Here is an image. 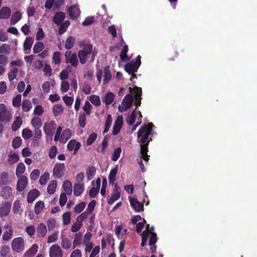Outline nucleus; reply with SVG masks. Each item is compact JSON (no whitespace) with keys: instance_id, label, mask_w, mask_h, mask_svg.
I'll list each match as a JSON object with an SVG mask.
<instances>
[{"instance_id":"f257e3e1","label":"nucleus","mask_w":257,"mask_h":257,"mask_svg":"<svg viewBox=\"0 0 257 257\" xmlns=\"http://www.w3.org/2000/svg\"><path fill=\"white\" fill-rule=\"evenodd\" d=\"M154 126L152 122L144 124L137 132V137H142L139 143L141 146V158L144 161H149L150 156L148 155L149 143L152 140L150 136L153 131V127Z\"/></svg>"},{"instance_id":"f03ea898","label":"nucleus","mask_w":257,"mask_h":257,"mask_svg":"<svg viewBox=\"0 0 257 257\" xmlns=\"http://www.w3.org/2000/svg\"><path fill=\"white\" fill-rule=\"evenodd\" d=\"M141 56L138 55L135 59L132 60L124 65V70L128 74L137 72L141 64Z\"/></svg>"},{"instance_id":"7ed1b4c3","label":"nucleus","mask_w":257,"mask_h":257,"mask_svg":"<svg viewBox=\"0 0 257 257\" xmlns=\"http://www.w3.org/2000/svg\"><path fill=\"white\" fill-rule=\"evenodd\" d=\"M92 45L91 44H86L84 46L83 49L78 52V57L81 64H84L86 62L87 56L92 53Z\"/></svg>"},{"instance_id":"20e7f679","label":"nucleus","mask_w":257,"mask_h":257,"mask_svg":"<svg viewBox=\"0 0 257 257\" xmlns=\"http://www.w3.org/2000/svg\"><path fill=\"white\" fill-rule=\"evenodd\" d=\"M134 101L133 96L128 93L126 95L121 102V106H118V110L123 112L127 110L131 107Z\"/></svg>"},{"instance_id":"39448f33","label":"nucleus","mask_w":257,"mask_h":257,"mask_svg":"<svg viewBox=\"0 0 257 257\" xmlns=\"http://www.w3.org/2000/svg\"><path fill=\"white\" fill-rule=\"evenodd\" d=\"M12 118L11 112L8 110L6 106L3 104H0V122L5 123L9 122Z\"/></svg>"},{"instance_id":"423d86ee","label":"nucleus","mask_w":257,"mask_h":257,"mask_svg":"<svg viewBox=\"0 0 257 257\" xmlns=\"http://www.w3.org/2000/svg\"><path fill=\"white\" fill-rule=\"evenodd\" d=\"M65 63H70L72 66L76 67L78 65V60L76 53H72L67 51L65 53Z\"/></svg>"},{"instance_id":"0eeeda50","label":"nucleus","mask_w":257,"mask_h":257,"mask_svg":"<svg viewBox=\"0 0 257 257\" xmlns=\"http://www.w3.org/2000/svg\"><path fill=\"white\" fill-rule=\"evenodd\" d=\"M24 241L22 237L14 238L12 242L13 250L17 252H20L24 249Z\"/></svg>"},{"instance_id":"6e6552de","label":"nucleus","mask_w":257,"mask_h":257,"mask_svg":"<svg viewBox=\"0 0 257 257\" xmlns=\"http://www.w3.org/2000/svg\"><path fill=\"white\" fill-rule=\"evenodd\" d=\"M12 203L10 202H3L0 206V217H3L8 215L11 211Z\"/></svg>"},{"instance_id":"1a4fd4ad","label":"nucleus","mask_w":257,"mask_h":257,"mask_svg":"<svg viewBox=\"0 0 257 257\" xmlns=\"http://www.w3.org/2000/svg\"><path fill=\"white\" fill-rule=\"evenodd\" d=\"M0 195L4 200L13 198L12 188L9 186L3 187L0 191Z\"/></svg>"},{"instance_id":"9d476101","label":"nucleus","mask_w":257,"mask_h":257,"mask_svg":"<svg viewBox=\"0 0 257 257\" xmlns=\"http://www.w3.org/2000/svg\"><path fill=\"white\" fill-rule=\"evenodd\" d=\"M123 125V117L119 115L117 117L113 126L112 135H117L120 132Z\"/></svg>"},{"instance_id":"9b49d317","label":"nucleus","mask_w":257,"mask_h":257,"mask_svg":"<svg viewBox=\"0 0 257 257\" xmlns=\"http://www.w3.org/2000/svg\"><path fill=\"white\" fill-rule=\"evenodd\" d=\"M19 178L17 184V190L19 192H22L25 190L28 183V179L25 176H22Z\"/></svg>"},{"instance_id":"f8f14e48","label":"nucleus","mask_w":257,"mask_h":257,"mask_svg":"<svg viewBox=\"0 0 257 257\" xmlns=\"http://www.w3.org/2000/svg\"><path fill=\"white\" fill-rule=\"evenodd\" d=\"M63 252L60 247L57 244H53L50 249V257H62Z\"/></svg>"},{"instance_id":"ddd939ff","label":"nucleus","mask_w":257,"mask_h":257,"mask_svg":"<svg viewBox=\"0 0 257 257\" xmlns=\"http://www.w3.org/2000/svg\"><path fill=\"white\" fill-rule=\"evenodd\" d=\"M70 18L71 19H75L80 14V10L77 5H72L69 7L67 10Z\"/></svg>"},{"instance_id":"4468645a","label":"nucleus","mask_w":257,"mask_h":257,"mask_svg":"<svg viewBox=\"0 0 257 257\" xmlns=\"http://www.w3.org/2000/svg\"><path fill=\"white\" fill-rule=\"evenodd\" d=\"M65 165L63 163L57 164L53 169V175L57 178L61 177L64 173Z\"/></svg>"},{"instance_id":"2eb2a0df","label":"nucleus","mask_w":257,"mask_h":257,"mask_svg":"<svg viewBox=\"0 0 257 257\" xmlns=\"http://www.w3.org/2000/svg\"><path fill=\"white\" fill-rule=\"evenodd\" d=\"M54 128L55 122L53 121L46 122L43 126L44 133L48 136H51L53 135Z\"/></svg>"},{"instance_id":"dca6fc26","label":"nucleus","mask_w":257,"mask_h":257,"mask_svg":"<svg viewBox=\"0 0 257 257\" xmlns=\"http://www.w3.org/2000/svg\"><path fill=\"white\" fill-rule=\"evenodd\" d=\"M80 147V143L73 139L70 140L67 144V149L70 151H73L74 154L76 153Z\"/></svg>"},{"instance_id":"f3484780","label":"nucleus","mask_w":257,"mask_h":257,"mask_svg":"<svg viewBox=\"0 0 257 257\" xmlns=\"http://www.w3.org/2000/svg\"><path fill=\"white\" fill-rule=\"evenodd\" d=\"M65 14L63 12H58L55 13L53 20L55 24L59 26L62 23L65 18Z\"/></svg>"},{"instance_id":"a211bd4d","label":"nucleus","mask_w":257,"mask_h":257,"mask_svg":"<svg viewBox=\"0 0 257 257\" xmlns=\"http://www.w3.org/2000/svg\"><path fill=\"white\" fill-rule=\"evenodd\" d=\"M40 195L39 191L36 189L31 190L28 194L27 201L29 203H33Z\"/></svg>"},{"instance_id":"6ab92c4d","label":"nucleus","mask_w":257,"mask_h":257,"mask_svg":"<svg viewBox=\"0 0 257 257\" xmlns=\"http://www.w3.org/2000/svg\"><path fill=\"white\" fill-rule=\"evenodd\" d=\"M120 196V193L119 191V187L117 184H115V189L113 190L111 197L108 199L107 202L109 204H113L116 200H118Z\"/></svg>"},{"instance_id":"aec40b11","label":"nucleus","mask_w":257,"mask_h":257,"mask_svg":"<svg viewBox=\"0 0 257 257\" xmlns=\"http://www.w3.org/2000/svg\"><path fill=\"white\" fill-rule=\"evenodd\" d=\"M130 204L137 212H140L144 209L143 204L138 201L136 198H131Z\"/></svg>"},{"instance_id":"412c9836","label":"nucleus","mask_w":257,"mask_h":257,"mask_svg":"<svg viewBox=\"0 0 257 257\" xmlns=\"http://www.w3.org/2000/svg\"><path fill=\"white\" fill-rule=\"evenodd\" d=\"M72 131L69 128L64 130L61 135L60 143L65 144L72 137Z\"/></svg>"},{"instance_id":"4be33fe9","label":"nucleus","mask_w":257,"mask_h":257,"mask_svg":"<svg viewBox=\"0 0 257 257\" xmlns=\"http://www.w3.org/2000/svg\"><path fill=\"white\" fill-rule=\"evenodd\" d=\"M84 186L83 183L78 182L74 184L73 193L75 196H79L81 195L84 192Z\"/></svg>"},{"instance_id":"5701e85b","label":"nucleus","mask_w":257,"mask_h":257,"mask_svg":"<svg viewBox=\"0 0 257 257\" xmlns=\"http://www.w3.org/2000/svg\"><path fill=\"white\" fill-rule=\"evenodd\" d=\"M37 232L38 237H44L47 233V227L44 223H40L37 227Z\"/></svg>"},{"instance_id":"b1692460","label":"nucleus","mask_w":257,"mask_h":257,"mask_svg":"<svg viewBox=\"0 0 257 257\" xmlns=\"http://www.w3.org/2000/svg\"><path fill=\"white\" fill-rule=\"evenodd\" d=\"M11 14V9L8 7H3L0 10V18L2 19H8L10 17Z\"/></svg>"},{"instance_id":"393cba45","label":"nucleus","mask_w":257,"mask_h":257,"mask_svg":"<svg viewBox=\"0 0 257 257\" xmlns=\"http://www.w3.org/2000/svg\"><path fill=\"white\" fill-rule=\"evenodd\" d=\"M22 18V14L20 11L14 13L10 20V24L12 25L17 24Z\"/></svg>"},{"instance_id":"a878e982","label":"nucleus","mask_w":257,"mask_h":257,"mask_svg":"<svg viewBox=\"0 0 257 257\" xmlns=\"http://www.w3.org/2000/svg\"><path fill=\"white\" fill-rule=\"evenodd\" d=\"M117 170L118 167L117 166H116L114 168L112 169L110 171L108 176L109 183L110 184H114V181H115L116 175L117 173Z\"/></svg>"},{"instance_id":"bb28decb","label":"nucleus","mask_w":257,"mask_h":257,"mask_svg":"<svg viewBox=\"0 0 257 257\" xmlns=\"http://www.w3.org/2000/svg\"><path fill=\"white\" fill-rule=\"evenodd\" d=\"M5 227L8 229V230L6 231L4 233L2 238L3 240L8 241L10 240L12 237L13 230L11 228V227L8 225H7Z\"/></svg>"},{"instance_id":"cd10ccee","label":"nucleus","mask_w":257,"mask_h":257,"mask_svg":"<svg viewBox=\"0 0 257 257\" xmlns=\"http://www.w3.org/2000/svg\"><path fill=\"white\" fill-rule=\"evenodd\" d=\"M86 175L88 180H91L95 175L96 170L94 167L89 166L86 170Z\"/></svg>"},{"instance_id":"c85d7f7f","label":"nucleus","mask_w":257,"mask_h":257,"mask_svg":"<svg viewBox=\"0 0 257 257\" xmlns=\"http://www.w3.org/2000/svg\"><path fill=\"white\" fill-rule=\"evenodd\" d=\"M104 74L103 83L107 84L110 80L112 77L109 66L104 68Z\"/></svg>"},{"instance_id":"c756f323","label":"nucleus","mask_w":257,"mask_h":257,"mask_svg":"<svg viewBox=\"0 0 257 257\" xmlns=\"http://www.w3.org/2000/svg\"><path fill=\"white\" fill-rule=\"evenodd\" d=\"M115 95L112 92H108L106 93L104 96L103 101L105 102V104L108 105L113 102L114 99Z\"/></svg>"},{"instance_id":"7c9ffc66","label":"nucleus","mask_w":257,"mask_h":257,"mask_svg":"<svg viewBox=\"0 0 257 257\" xmlns=\"http://www.w3.org/2000/svg\"><path fill=\"white\" fill-rule=\"evenodd\" d=\"M63 187L66 193L69 195L72 194V185L70 181L66 180L64 182Z\"/></svg>"},{"instance_id":"2f4dec72","label":"nucleus","mask_w":257,"mask_h":257,"mask_svg":"<svg viewBox=\"0 0 257 257\" xmlns=\"http://www.w3.org/2000/svg\"><path fill=\"white\" fill-rule=\"evenodd\" d=\"M82 238V233L81 232H79L75 234L74 239L73 242V246L74 248L81 244Z\"/></svg>"},{"instance_id":"473e14b6","label":"nucleus","mask_w":257,"mask_h":257,"mask_svg":"<svg viewBox=\"0 0 257 257\" xmlns=\"http://www.w3.org/2000/svg\"><path fill=\"white\" fill-rule=\"evenodd\" d=\"M128 50V46L127 45H125L123 47V48L121 50L120 54V58L121 61H128L130 59V58L127 56Z\"/></svg>"},{"instance_id":"72a5a7b5","label":"nucleus","mask_w":257,"mask_h":257,"mask_svg":"<svg viewBox=\"0 0 257 257\" xmlns=\"http://www.w3.org/2000/svg\"><path fill=\"white\" fill-rule=\"evenodd\" d=\"M38 246L37 244H34L25 253V256L27 257H31L34 256L38 251Z\"/></svg>"},{"instance_id":"f704fd0d","label":"nucleus","mask_w":257,"mask_h":257,"mask_svg":"<svg viewBox=\"0 0 257 257\" xmlns=\"http://www.w3.org/2000/svg\"><path fill=\"white\" fill-rule=\"evenodd\" d=\"M32 104L29 99H25L23 100L22 108L24 111L28 112L30 111L32 108Z\"/></svg>"},{"instance_id":"c9c22d12","label":"nucleus","mask_w":257,"mask_h":257,"mask_svg":"<svg viewBox=\"0 0 257 257\" xmlns=\"http://www.w3.org/2000/svg\"><path fill=\"white\" fill-rule=\"evenodd\" d=\"M57 187V181L55 180H52L47 187V192L49 194H53Z\"/></svg>"},{"instance_id":"e433bc0d","label":"nucleus","mask_w":257,"mask_h":257,"mask_svg":"<svg viewBox=\"0 0 257 257\" xmlns=\"http://www.w3.org/2000/svg\"><path fill=\"white\" fill-rule=\"evenodd\" d=\"M75 42V39L72 36L69 37L65 42V47L66 49L70 50L73 48Z\"/></svg>"},{"instance_id":"4c0bfd02","label":"nucleus","mask_w":257,"mask_h":257,"mask_svg":"<svg viewBox=\"0 0 257 257\" xmlns=\"http://www.w3.org/2000/svg\"><path fill=\"white\" fill-rule=\"evenodd\" d=\"M63 110V107L60 104H56L53 106V112L55 116L61 114Z\"/></svg>"},{"instance_id":"58836bf2","label":"nucleus","mask_w":257,"mask_h":257,"mask_svg":"<svg viewBox=\"0 0 257 257\" xmlns=\"http://www.w3.org/2000/svg\"><path fill=\"white\" fill-rule=\"evenodd\" d=\"M31 124L34 128H40L42 125L41 119L39 117H34L31 120Z\"/></svg>"},{"instance_id":"ea45409f","label":"nucleus","mask_w":257,"mask_h":257,"mask_svg":"<svg viewBox=\"0 0 257 257\" xmlns=\"http://www.w3.org/2000/svg\"><path fill=\"white\" fill-rule=\"evenodd\" d=\"M70 22L69 21H66L64 22L61 23L58 30V33L60 35L64 34L67 30L68 27L70 25Z\"/></svg>"},{"instance_id":"a19ab883","label":"nucleus","mask_w":257,"mask_h":257,"mask_svg":"<svg viewBox=\"0 0 257 257\" xmlns=\"http://www.w3.org/2000/svg\"><path fill=\"white\" fill-rule=\"evenodd\" d=\"M44 48V45L42 42L39 41L36 43L33 47V53L37 54L41 52Z\"/></svg>"},{"instance_id":"79ce46f5","label":"nucleus","mask_w":257,"mask_h":257,"mask_svg":"<svg viewBox=\"0 0 257 257\" xmlns=\"http://www.w3.org/2000/svg\"><path fill=\"white\" fill-rule=\"evenodd\" d=\"M9 183L8 179V173L3 172L0 176V186H5Z\"/></svg>"},{"instance_id":"37998d69","label":"nucleus","mask_w":257,"mask_h":257,"mask_svg":"<svg viewBox=\"0 0 257 257\" xmlns=\"http://www.w3.org/2000/svg\"><path fill=\"white\" fill-rule=\"evenodd\" d=\"M22 123V120L20 116H18L16 117L15 120L13 122L12 129L13 131L15 132L17 131L19 127L21 126Z\"/></svg>"},{"instance_id":"c03bdc74","label":"nucleus","mask_w":257,"mask_h":257,"mask_svg":"<svg viewBox=\"0 0 257 257\" xmlns=\"http://www.w3.org/2000/svg\"><path fill=\"white\" fill-rule=\"evenodd\" d=\"M112 119L110 114H108L107 116L106 120L105 123V126L103 131V134H105L108 132L112 123Z\"/></svg>"},{"instance_id":"a18cd8bd","label":"nucleus","mask_w":257,"mask_h":257,"mask_svg":"<svg viewBox=\"0 0 257 257\" xmlns=\"http://www.w3.org/2000/svg\"><path fill=\"white\" fill-rule=\"evenodd\" d=\"M11 52L10 46L7 44H3L0 46V54L8 55Z\"/></svg>"},{"instance_id":"49530a36","label":"nucleus","mask_w":257,"mask_h":257,"mask_svg":"<svg viewBox=\"0 0 257 257\" xmlns=\"http://www.w3.org/2000/svg\"><path fill=\"white\" fill-rule=\"evenodd\" d=\"M25 165L22 162L20 163L18 165L16 172V175L18 177L22 176L21 175L25 172Z\"/></svg>"},{"instance_id":"de8ad7c7","label":"nucleus","mask_w":257,"mask_h":257,"mask_svg":"<svg viewBox=\"0 0 257 257\" xmlns=\"http://www.w3.org/2000/svg\"><path fill=\"white\" fill-rule=\"evenodd\" d=\"M34 40L31 37H27L24 43V50H30L33 44Z\"/></svg>"},{"instance_id":"09e8293b","label":"nucleus","mask_w":257,"mask_h":257,"mask_svg":"<svg viewBox=\"0 0 257 257\" xmlns=\"http://www.w3.org/2000/svg\"><path fill=\"white\" fill-rule=\"evenodd\" d=\"M63 223L64 226L68 225L71 222V213L70 212H65L62 215Z\"/></svg>"},{"instance_id":"8fccbe9b","label":"nucleus","mask_w":257,"mask_h":257,"mask_svg":"<svg viewBox=\"0 0 257 257\" xmlns=\"http://www.w3.org/2000/svg\"><path fill=\"white\" fill-rule=\"evenodd\" d=\"M89 100L94 105L96 106L100 105V99L98 96L96 95H90L89 96Z\"/></svg>"},{"instance_id":"3c124183","label":"nucleus","mask_w":257,"mask_h":257,"mask_svg":"<svg viewBox=\"0 0 257 257\" xmlns=\"http://www.w3.org/2000/svg\"><path fill=\"white\" fill-rule=\"evenodd\" d=\"M92 107V106L90 102L88 100L85 101L84 105L83 107V109L84 111V113H85L86 115H89L91 113Z\"/></svg>"},{"instance_id":"603ef678","label":"nucleus","mask_w":257,"mask_h":257,"mask_svg":"<svg viewBox=\"0 0 257 257\" xmlns=\"http://www.w3.org/2000/svg\"><path fill=\"white\" fill-rule=\"evenodd\" d=\"M44 207V203L42 201H39L35 205V212L39 214Z\"/></svg>"},{"instance_id":"864d4df0","label":"nucleus","mask_w":257,"mask_h":257,"mask_svg":"<svg viewBox=\"0 0 257 257\" xmlns=\"http://www.w3.org/2000/svg\"><path fill=\"white\" fill-rule=\"evenodd\" d=\"M18 72L17 68L14 67L12 68L8 73V78L10 81H12L17 77V74Z\"/></svg>"},{"instance_id":"5fc2aeb1","label":"nucleus","mask_w":257,"mask_h":257,"mask_svg":"<svg viewBox=\"0 0 257 257\" xmlns=\"http://www.w3.org/2000/svg\"><path fill=\"white\" fill-rule=\"evenodd\" d=\"M22 135L25 140H28L32 137L33 133L31 130L26 128L23 130Z\"/></svg>"},{"instance_id":"6e6d98bb","label":"nucleus","mask_w":257,"mask_h":257,"mask_svg":"<svg viewBox=\"0 0 257 257\" xmlns=\"http://www.w3.org/2000/svg\"><path fill=\"white\" fill-rule=\"evenodd\" d=\"M136 108L131 113L130 116L127 118L126 121L129 125H133L136 119Z\"/></svg>"},{"instance_id":"4d7b16f0","label":"nucleus","mask_w":257,"mask_h":257,"mask_svg":"<svg viewBox=\"0 0 257 257\" xmlns=\"http://www.w3.org/2000/svg\"><path fill=\"white\" fill-rule=\"evenodd\" d=\"M47 224L48 226V230L49 231L53 230L56 225V219L53 218H49L47 221Z\"/></svg>"},{"instance_id":"13d9d810","label":"nucleus","mask_w":257,"mask_h":257,"mask_svg":"<svg viewBox=\"0 0 257 257\" xmlns=\"http://www.w3.org/2000/svg\"><path fill=\"white\" fill-rule=\"evenodd\" d=\"M67 69H64L61 71V72L60 73V78L61 80H65L67 79L68 78L69 76V71L67 70L68 69H69V71H70L71 67L69 65L67 66L66 68Z\"/></svg>"},{"instance_id":"bf43d9fd","label":"nucleus","mask_w":257,"mask_h":257,"mask_svg":"<svg viewBox=\"0 0 257 257\" xmlns=\"http://www.w3.org/2000/svg\"><path fill=\"white\" fill-rule=\"evenodd\" d=\"M34 136L33 137V141L37 142L40 140L42 137V131L40 128H34Z\"/></svg>"},{"instance_id":"052dcab7","label":"nucleus","mask_w":257,"mask_h":257,"mask_svg":"<svg viewBox=\"0 0 257 257\" xmlns=\"http://www.w3.org/2000/svg\"><path fill=\"white\" fill-rule=\"evenodd\" d=\"M82 226V223L76 220V221L72 225L71 231L73 232H77L79 230Z\"/></svg>"},{"instance_id":"680f3d73","label":"nucleus","mask_w":257,"mask_h":257,"mask_svg":"<svg viewBox=\"0 0 257 257\" xmlns=\"http://www.w3.org/2000/svg\"><path fill=\"white\" fill-rule=\"evenodd\" d=\"M91 87L87 82H84L82 88V91L86 95L91 93Z\"/></svg>"},{"instance_id":"e2e57ef3","label":"nucleus","mask_w":257,"mask_h":257,"mask_svg":"<svg viewBox=\"0 0 257 257\" xmlns=\"http://www.w3.org/2000/svg\"><path fill=\"white\" fill-rule=\"evenodd\" d=\"M85 206L86 203L84 202H81L75 206L74 211L77 213H79L83 210Z\"/></svg>"},{"instance_id":"0e129e2a","label":"nucleus","mask_w":257,"mask_h":257,"mask_svg":"<svg viewBox=\"0 0 257 257\" xmlns=\"http://www.w3.org/2000/svg\"><path fill=\"white\" fill-rule=\"evenodd\" d=\"M71 246V243L67 238L64 237L62 239L61 246L64 249H69Z\"/></svg>"},{"instance_id":"69168bd1","label":"nucleus","mask_w":257,"mask_h":257,"mask_svg":"<svg viewBox=\"0 0 257 257\" xmlns=\"http://www.w3.org/2000/svg\"><path fill=\"white\" fill-rule=\"evenodd\" d=\"M49 178V174L45 172L40 177L39 182L42 185H45Z\"/></svg>"},{"instance_id":"338daca9","label":"nucleus","mask_w":257,"mask_h":257,"mask_svg":"<svg viewBox=\"0 0 257 257\" xmlns=\"http://www.w3.org/2000/svg\"><path fill=\"white\" fill-rule=\"evenodd\" d=\"M52 61L55 64L59 65L61 63L60 53L59 52H55L53 54Z\"/></svg>"},{"instance_id":"774afa93","label":"nucleus","mask_w":257,"mask_h":257,"mask_svg":"<svg viewBox=\"0 0 257 257\" xmlns=\"http://www.w3.org/2000/svg\"><path fill=\"white\" fill-rule=\"evenodd\" d=\"M22 144V139L19 137L15 138L12 141V146L14 149L19 148Z\"/></svg>"}]
</instances>
